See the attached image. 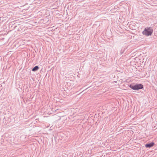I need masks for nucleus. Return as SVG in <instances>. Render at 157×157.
I'll return each mask as SVG.
<instances>
[{
    "instance_id": "obj_4",
    "label": "nucleus",
    "mask_w": 157,
    "mask_h": 157,
    "mask_svg": "<svg viewBox=\"0 0 157 157\" xmlns=\"http://www.w3.org/2000/svg\"><path fill=\"white\" fill-rule=\"evenodd\" d=\"M39 69V67L37 66H36L33 69L32 71H37Z\"/></svg>"
},
{
    "instance_id": "obj_1",
    "label": "nucleus",
    "mask_w": 157,
    "mask_h": 157,
    "mask_svg": "<svg viewBox=\"0 0 157 157\" xmlns=\"http://www.w3.org/2000/svg\"><path fill=\"white\" fill-rule=\"evenodd\" d=\"M153 29L151 28H146L143 32L142 33L144 35L148 36L151 35Z\"/></svg>"
},
{
    "instance_id": "obj_3",
    "label": "nucleus",
    "mask_w": 157,
    "mask_h": 157,
    "mask_svg": "<svg viewBox=\"0 0 157 157\" xmlns=\"http://www.w3.org/2000/svg\"><path fill=\"white\" fill-rule=\"evenodd\" d=\"M154 145V143L153 142H151L148 144H146L145 146L146 147L150 148L153 147Z\"/></svg>"
},
{
    "instance_id": "obj_2",
    "label": "nucleus",
    "mask_w": 157,
    "mask_h": 157,
    "mask_svg": "<svg viewBox=\"0 0 157 157\" xmlns=\"http://www.w3.org/2000/svg\"><path fill=\"white\" fill-rule=\"evenodd\" d=\"M129 87L132 89L135 90L142 89L143 88V85L140 84H137L134 86L130 85Z\"/></svg>"
}]
</instances>
